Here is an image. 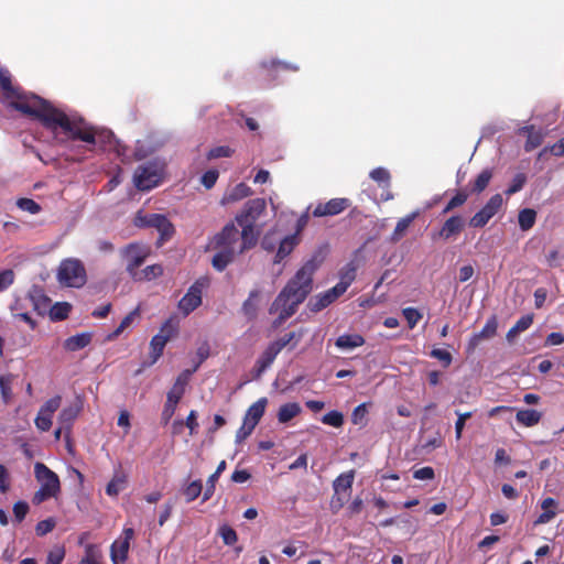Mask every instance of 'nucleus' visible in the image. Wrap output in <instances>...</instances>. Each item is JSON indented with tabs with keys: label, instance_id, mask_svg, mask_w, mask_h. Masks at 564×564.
Instances as JSON below:
<instances>
[{
	"label": "nucleus",
	"instance_id": "obj_5",
	"mask_svg": "<svg viewBox=\"0 0 564 564\" xmlns=\"http://www.w3.org/2000/svg\"><path fill=\"white\" fill-rule=\"evenodd\" d=\"M34 475L40 482V489L33 495L32 502L36 506L55 498L61 491V481L56 473L43 463H35Z\"/></svg>",
	"mask_w": 564,
	"mask_h": 564
},
{
	"label": "nucleus",
	"instance_id": "obj_24",
	"mask_svg": "<svg viewBox=\"0 0 564 564\" xmlns=\"http://www.w3.org/2000/svg\"><path fill=\"white\" fill-rule=\"evenodd\" d=\"M557 507V501L551 497L543 499L541 502V508L543 512L535 520V524H545L553 520L556 516L555 508Z\"/></svg>",
	"mask_w": 564,
	"mask_h": 564
},
{
	"label": "nucleus",
	"instance_id": "obj_29",
	"mask_svg": "<svg viewBox=\"0 0 564 564\" xmlns=\"http://www.w3.org/2000/svg\"><path fill=\"white\" fill-rule=\"evenodd\" d=\"M127 475L123 471H116L106 487V494L110 497H117L126 488Z\"/></svg>",
	"mask_w": 564,
	"mask_h": 564
},
{
	"label": "nucleus",
	"instance_id": "obj_6",
	"mask_svg": "<svg viewBox=\"0 0 564 564\" xmlns=\"http://www.w3.org/2000/svg\"><path fill=\"white\" fill-rule=\"evenodd\" d=\"M165 163L161 160L148 161L139 165L133 175V182L139 191H151L164 178Z\"/></svg>",
	"mask_w": 564,
	"mask_h": 564
},
{
	"label": "nucleus",
	"instance_id": "obj_17",
	"mask_svg": "<svg viewBox=\"0 0 564 564\" xmlns=\"http://www.w3.org/2000/svg\"><path fill=\"white\" fill-rule=\"evenodd\" d=\"M306 334L305 328H299L296 330H291L289 333H285L284 335L280 336L272 343L275 345V347L280 350V352L288 348L289 350H293L297 347L304 335Z\"/></svg>",
	"mask_w": 564,
	"mask_h": 564
},
{
	"label": "nucleus",
	"instance_id": "obj_54",
	"mask_svg": "<svg viewBox=\"0 0 564 564\" xmlns=\"http://www.w3.org/2000/svg\"><path fill=\"white\" fill-rule=\"evenodd\" d=\"M55 525H56V522L53 518L42 520V521L37 522V524L35 525V533L39 536H43V535L50 533L51 531H53Z\"/></svg>",
	"mask_w": 564,
	"mask_h": 564
},
{
	"label": "nucleus",
	"instance_id": "obj_59",
	"mask_svg": "<svg viewBox=\"0 0 564 564\" xmlns=\"http://www.w3.org/2000/svg\"><path fill=\"white\" fill-rule=\"evenodd\" d=\"M52 417L51 415H45V413L40 412L35 417V425L42 432H47L52 427Z\"/></svg>",
	"mask_w": 564,
	"mask_h": 564
},
{
	"label": "nucleus",
	"instance_id": "obj_58",
	"mask_svg": "<svg viewBox=\"0 0 564 564\" xmlns=\"http://www.w3.org/2000/svg\"><path fill=\"white\" fill-rule=\"evenodd\" d=\"M29 512V505L25 501H18L13 505V514L17 522H22Z\"/></svg>",
	"mask_w": 564,
	"mask_h": 564
},
{
	"label": "nucleus",
	"instance_id": "obj_20",
	"mask_svg": "<svg viewBox=\"0 0 564 564\" xmlns=\"http://www.w3.org/2000/svg\"><path fill=\"white\" fill-rule=\"evenodd\" d=\"M520 131L527 134V141L524 143V150L527 152H531L542 144L544 134L541 130L535 129L534 126L523 127Z\"/></svg>",
	"mask_w": 564,
	"mask_h": 564
},
{
	"label": "nucleus",
	"instance_id": "obj_52",
	"mask_svg": "<svg viewBox=\"0 0 564 564\" xmlns=\"http://www.w3.org/2000/svg\"><path fill=\"white\" fill-rule=\"evenodd\" d=\"M219 534L226 545H234L238 540L237 532L226 524L219 528Z\"/></svg>",
	"mask_w": 564,
	"mask_h": 564
},
{
	"label": "nucleus",
	"instance_id": "obj_8",
	"mask_svg": "<svg viewBox=\"0 0 564 564\" xmlns=\"http://www.w3.org/2000/svg\"><path fill=\"white\" fill-rule=\"evenodd\" d=\"M177 325L172 318L165 321L160 328V332L154 335L150 341V362L149 366L154 365L163 355L166 343L176 335Z\"/></svg>",
	"mask_w": 564,
	"mask_h": 564
},
{
	"label": "nucleus",
	"instance_id": "obj_13",
	"mask_svg": "<svg viewBox=\"0 0 564 564\" xmlns=\"http://www.w3.org/2000/svg\"><path fill=\"white\" fill-rule=\"evenodd\" d=\"M123 256L127 258V272L133 278V274L139 271V268L144 263L149 252L138 243H129L123 249Z\"/></svg>",
	"mask_w": 564,
	"mask_h": 564
},
{
	"label": "nucleus",
	"instance_id": "obj_14",
	"mask_svg": "<svg viewBox=\"0 0 564 564\" xmlns=\"http://www.w3.org/2000/svg\"><path fill=\"white\" fill-rule=\"evenodd\" d=\"M350 206L348 198H332L327 203H319L313 210L314 217L336 216Z\"/></svg>",
	"mask_w": 564,
	"mask_h": 564
},
{
	"label": "nucleus",
	"instance_id": "obj_36",
	"mask_svg": "<svg viewBox=\"0 0 564 564\" xmlns=\"http://www.w3.org/2000/svg\"><path fill=\"white\" fill-rule=\"evenodd\" d=\"M334 302L335 301L333 300L332 295L327 291H325L311 299L308 302V307L312 312L316 313L326 308Z\"/></svg>",
	"mask_w": 564,
	"mask_h": 564
},
{
	"label": "nucleus",
	"instance_id": "obj_2",
	"mask_svg": "<svg viewBox=\"0 0 564 564\" xmlns=\"http://www.w3.org/2000/svg\"><path fill=\"white\" fill-rule=\"evenodd\" d=\"M323 262L321 253H315L308 259L291 278L284 288L276 295L269 313H278L273 326L282 325L286 319L292 317L299 306L306 300L313 290V276Z\"/></svg>",
	"mask_w": 564,
	"mask_h": 564
},
{
	"label": "nucleus",
	"instance_id": "obj_43",
	"mask_svg": "<svg viewBox=\"0 0 564 564\" xmlns=\"http://www.w3.org/2000/svg\"><path fill=\"white\" fill-rule=\"evenodd\" d=\"M527 183V176L524 173H518L511 181L510 185L506 189V195L511 196L520 192Z\"/></svg>",
	"mask_w": 564,
	"mask_h": 564
},
{
	"label": "nucleus",
	"instance_id": "obj_53",
	"mask_svg": "<svg viewBox=\"0 0 564 564\" xmlns=\"http://www.w3.org/2000/svg\"><path fill=\"white\" fill-rule=\"evenodd\" d=\"M404 318L406 319L409 327L413 328L422 318V314L414 307H406L402 311Z\"/></svg>",
	"mask_w": 564,
	"mask_h": 564
},
{
	"label": "nucleus",
	"instance_id": "obj_3",
	"mask_svg": "<svg viewBox=\"0 0 564 564\" xmlns=\"http://www.w3.org/2000/svg\"><path fill=\"white\" fill-rule=\"evenodd\" d=\"M265 212V199L252 198L246 202L241 212L236 215L235 219L241 227L239 252L251 249L257 245L261 234V228L257 227V221Z\"/></svg>",
	"mask_w": 564,
	"mask_h": 564
},
{
	"label": "nucleus",
	"instance_id": "obj_60",
	"mask_svg": "<svg viewBox=\"0 0 564 564\" xmlns=\"http://www.w3.org/2000/svg\"><path fill=\"white\" fill-rule=\"evenodd\" d=\"M70 305L67 303L56 304L52 310V318L63 321L68 316Z\"/></svg>",
	"mask_w": 564,
	"mask_h": 564
},
{
	"label": "nucleus",
	"instance_id": "obj_46",
	"mask_svg": "<svg viewBox=\"0 0 564 564\" xmlns=\"http://www.w3.org/2000/svg\"><path fill=\"white\" fill-rule=\"evenodd\" d=\"M497 328H498V322H497V317L494 315L487 319L482 329L478 333L479 337H482L484 339H489L496 335Z\"/></svg>",
	"mask_w": 564,
	"mask_h": 564
},
{
	"label": "nucleus",
	"instance_id": "obj_12",
	"mask_svg": "<svg viewBox=\"0 0 564 564\" xmlns=\"http://www.w3.org/2000/svg\"><path fill=\"white\" fill-rule=\"evenodd\" d=\"M134 536L132 528H124L122 536L117 539L110 546V557L112 563L124 562L128 558L130 542Z\"/></svg>",
	"mask_w": 564,
	"mask_h": 564
},
{
	"label": "nucleus",
	"instance_id": "obj_9",
	"mask_svg": "<svg viewBox=\"0 0 564 564\" xmlns=\"http://www.w3.org/2000/svg\"><path fill=\"white\" fill-rule=\"evenodd\" d=\"M503 199L500 194L492 195L486 205L477 212L469 220V226L474 228L485 227L489 220L500 210Z\"/></svg>",
	"mask_w": 564,
	"mask_h": 564
},
{
	"label": "nucleus",
	"instance_id": "obj_37",
	"mask_svg": "<svg viewBox=\"0 0 564 564\" xmlns=\"http://www.w3.org/2000/svg\"><path fill=\"white\" fill-rule=\"evenodd\" d=\"M535 219H536V212L534 209L524 208L519 212L518 223H519V227L523 231L531 229L535 224Z\"/></svg>",
	"mask_w": 564,
	"mask_h": 564
},
{
	"label": "nucleus",
	"instance_id": "obj_62",
	"mask_svg": "<svg viewBox=\"0 0 564 564\" xmlns=\"http://www.w3.org/2000/svg\"><path fill=\"white\" fill-rule=\"evenodd\" d=\"M14 281V272L11 269L0 271V292L7 290Z\"/></svg>",
	"mask_w": 564,
	"mask_h": 564
},
{
	"label": "nucleus",
	"instance_id": "obj_32",
	"mask_svg": "<svg viewBox=\"0 0 564 564\" xmlns=\"http://www.w3.org/2000/svg\"><path fill=\"white\" fill-rule=\"evenodd\" d=\"M417 215H419V213L414 212V213L401 218L397 223L394 230L391 235V240L393 242L399 241L403 237L404 232L408 230V228L413 223V220L417 217Z\"/></svg>",
	"mask_w": 564,
	"mask_h": 564
},
{
	"label": "nucleus",
	"instance_id": "obj_45",
	"mask_svg": "<svg viewBox=\"0 0 564 564\" xmlns=\"http://www.w3.org/2000/svg\"><path fill=\"white\" fill-rule=\"evenodd\" d=\"M191 375H192L191 370H184L182 373H180L178 377L176 378L173 387L171 388V390L178 394L184 395L185 388L189 381Z\"/></svg>",
	"mask_w": 564,
	"mask_h": 564
},
{
	"label": "nucleus",
	"instance_id": "obj_47",
	"mask_svg": "<svg viewBox=\"0 0 564 564\" xmlns=\"http://www.w3.org/2000/svg\"><path fill=\"white\" fill-rule=\"evenodd\" d=\"M468 198V194L465 191H459L457 194L449 199L446 206L443 209V214H447L451 210L462 206Z\"/></svg>",
	"mask_w": 564,
	"mask_h": 564
},
{
	"label": "nucleus",
	"instance_id": "obj_50",
	"mask_svg": "<svg viewBox=\"0 0 564 564\" xmlns=\"http://www.w3.org/2000/svg\"><path fill=\"white\" fill-rule=\"evenodd\" d=\"M354 281V275H351L347 281L340 280L335 286L327 290V292L332 295L333 300L336 301L339 296H341Z\"/></svg>",
	"mask_w": 564,
	"mask_h": 564
},
{
	"label": "nucleus",
	"instance_id": "obj_48",
	"mask_svg": "<svg viewBox=\"0 0 564 564\" xmlns=\"http://www.w3.org/2000/svg\"><path fill=\"white\" fill-rule=\"evenodd\" d=\"M61 402H62L61 395H55V397L48 399L47 401H45V403L40 408V412L45 413V415L53 416V414L61 406Z\"/></svg>",
	"mask_w": 564,
	"mask_h": 564
},
{
	"label": "nucleus",
	"instance_id": "obj_10",
	"mask_svg": "<svg viewBox=\"0 0 564 564\" xmlns=\"http://www.w3.org/2000/svg\"><path fill=\"white\" fill-rule=\"evenodd\" d=\"M207 285L206 279H199L189 286L186 294L180 300L178 308L184 315H188L202 304V292Z\"/></svg>",
	"mask_w": 564,
	"mask_h": 564
},
{
	"label": "nucleus",
	"instance_id": "obj_39",
	"mask_svg": "<svg viewBox=\"0 0 564 564\" xmlns=\"http://www.w3.org/2000/svg\"><path fill=\"white\" fill-rule=\"evenodd\" d=\"M203 491L202 480H193L187 486L183 488V495L185 497L186 502H192L197 499Z\"/></svg>",
	"mask_w": 564,
	"mask_h": 564
},
{
	"label": "nucleus",
	"instance_id": "obj_41",
	"mask_svg": "<svg viewBox=\"0 0 564 564\" xmlns=\"http://www.w3.org/2000/svg\"><path fill=\"white\" fill-rule=\"evenodd\" d=\"M17 206L21 210L28 212L29 214H32V215L39 214L41 212V209H42L41 205L37 204L34 199L26 198V197L19 198L17 200Z\"/></svg>",
	"mask_w": 564,
	"mask_h": 564
},
{
	"label": "nucleus",
	"instance_id": "obj_22",
	"mask_svg": "<svg viewBox=\"0 0 564 564\" xmlns=\"http://www.w3.org/2000/svg\"><path fill=\"white\" fill-rule=\"evenodd\" d=\"M197 412L195 410H192L186 420H175L173 422V434H180L184 426H186L189 430V435L193 436L197 433L198 429V422H197Z\"/></svg>",
	"mask_w": 564,
	"mask_h": 564
},
{
	"label": "nucleus",
	"instance_id": "obj_26",
	"mask_svg": "<svg viewBox=\"0 0 564 564\" xmlns=\"http://www.w3.org/2000/svg\"><path fill=\"white\" fill-rule=\"evenodd\" d=\"M182 398H183L182 394H178L172 390H170L167 392L166 402L164 404V408H163V411L161 414V417H162V421L164 422V424H166L172 419V416L175 413L176 406Z\"/></svg>",
	"mask_w": 564,
	"mask_h": 564
},
{
	"label": "nucleus",
	"instance_id": "obj_42",
	"mask_svg": "<svg viewBox=\"0 0 564 564\" xmlns=\"http://www.w3.org/2000/svg\"><path fill=\"white\" fill-rule=\"evenodd\" d=\"M322 422L326 425L340 427L344 424V415L341 412L333 410L323 415Z\"/></svg>",
	"mask_w": 564,
	"mask_h": 564
},
{
	"label": "nucleus",
	"instance_id": "obj_57",
	"mask_svg": "<svg viewBox=\"0 0 564 564\" xmlns=\"http://www.w3.org/2000/svg\"><path fill=\"white\" fill-rule=\"evenodd\" d=\"M456 414L458 417L455 423V434H456V440H460L464 427H465V423L468 419H470L473 416V413L471 412L459 413L457 411Z\"/></svg>",
	"mask_w": 564,
	"mask_h": 564
},
{
	"label": "nucleus",
	"instance_id": "obj_15",
	"mask_svg": "<svg viewBox=\"0 0 564 564\" xmlns=\"http://www.w3.org/2000/svg\"><path fill=\"white\" fill-rule=\"evenodd\" d=\"M280 354V350L275 347V345L271 341L265 349L261 352L259 358L257 359L254 367L252 369V376L254 379L261 378L264 371L273 364L276 356Z\"/></svg>",
	"mask_w": 564,
	"mask_h": 564
},
{
	"label": "nucleus",
	"instance_id": "obj_18",
	"mask_svg": "<svg viewBox=\"0 0 564 564\" xmlns=\"http://www.w3.org/2000/svg\"><path fill=\"white\" fill-rule=\"evenodd\" d=\"M267 403V398H261L251 404L245 414L243 421L249 422L251 427H256L264 414Z\"/></svg>",
	"mask_w": 564,
	"mask_h": 564
},
{
	"label": "nucleus",
	"instance_id": "obj_4",
	"mask_svg": "<svg viewBox=\"0 0 564 564\" xmlns=\"http://www.w3.org/2000/svg\"><path fill=\"white\" fill-rule=\"evenodd\" d=\"M239 231L234 223H228L209 241L208 248L216 251L212 259L213 268L219 272L224 271L235 259L239 242Z\"/></svg>",
	"mask_w": 564,
	"mask_h": 564
},
{
	"label": "nucleus",
	"instance_id": "obj_44",
	"mask_svg": "<svg viewBox=\"0 0 564 564\" xmlns=\"http://www.w3.org/2000/svg\"><path fill=\"white\" fill-rule=\"evenodd\" d=\"M235 153V150L228 145H218L210 149L207 153L208 160H216L220 158H230Z\"/></svg>",
	"mask_w": 564,
	"mask_h": 564
},
{
	"label": "nucleus",
	"instance_id": "obj_11",
	"mask_svg": "<svg viewBox=\"0 0 564 564\" xmlns=\"http://www.w3.org/2000/svg\"><path fill=\"white\" fill-rule=\"evenodd\" d=\"M143 225L147 227L155 228L160 232L159 245L170 240L175 234L173 224L165 215L151 214L143 219Z\"/></svg>",
	"mask_w": 564,
	"mask_h": 564
},
{
	"label": "nucleus",
	"instance_id": "obj_1",
	"mask_svg": "<svg viewBox=\"0 0 564 564\" xmlns=\"http://www.w3.org/2000/svg\"><path fill=\"white\" fill-rule=\"evenodd\" d=\"M0 89L3 97L10 100L9 106L12 109L41 122L58 143L76 140L88 144L97 143L96 128L87 124L82 117H70L48 100L14 86L10 70L4 67H0Z\"/></svg>",
	"mask_w": 564,
	"mask_h": 564
},
{
	"label": "nucleus",
	"instance_id": "obj_56",
	"mask_svg": "<svg viewBox=\"0 0 564 564\" xmlns=\"http://www.w3.org/2000/svg\"><path fill=\"white\" fill-rule=\"evenodd\" d=\"M430 356L438 359L445 368H447L452 364V360H453L451 352H448L445 349H441V348L432 349V351L430 352Z\"/></svg>",
	"mask_w": 564,
	"mask_h": 564
},
{
	"label": "nucleus",
	"instance_id": "obj_51",
	"mask_svg": "<svg viewBox=\"0 0 564 564\" xmlns=\"http://www.w3.org/2000/svg\"><path fill=\"white\" fill-rule=\"evenodd\" d=\"M370 177L381 184H386L387 186H389L390 184V180H391V175L389 173V171L384 167H376L373 169L371 172H370Z\"/></svg>",
	"mask_w": 564,
	"mask_h": 564
},
{
	"label": "nucleus",
	"instance_id": "obj_19",
	"mask_svg": "<svg viewBox=\"0 0 564 564\" xmlns=\"http://www.w3.org/2000/svg\"><path fill=\"white\" fill-rule=\"evenodd\" d=\"M252 189L250 186H248L246 183L241 182L237 184L235 187H232L229 192L225 193V195L221 198V204H230L235 202H239L246 197H249L252 195Z\"/></svg>",
	"mask_w": 564,
	"mask_h": 564
},
{
	"label": "nucleus",
	"instance_id": "obj_34",
	"mask_svg": "<svg viewBox=\"0 0 564 564\" xmlns=\"http://www.w3.org/2000/svg\"><path fill=\"white\" fill-rule=\"evenodd\" d=\"M14 376L12 373L0 376V394L4 404H10L13 398L12 382Z\"/></svg>",
	"mask_w": 564,
	"mask_h": 564
},
{
	"label": "nucleus",
	"instance_id": "obj_28",
	"mask_svg": "<svg viewBox=\"0 0 564 564\" xmlns=\"http://www.w3.org/2000/svg\"><path fill=\"white\" fill-rule=\"evenodd\" d=\"M541 412L533 409L519 410L516 414V420L519 424L531 427L541 421Z\"/></svg>",
	"mask_w": 564,
	"mask_h": 564
},
{
	"label": "nucleus",
	"instance_id": "obj_31",
	"mask_svg": "<svg viewBox=\"0 0 564 564\" xmlns=\"http://www.w3.org/2000/svg\"><path fill=\"white\" fill-rule=\"evenodd\" d=\"M260 296L259 290L250 291L248 299L242 303L241 311L248 319H254L258 313V299Z\"/></svg>",
	"mask_w": 564,
	"mask_h": 564
},
{
	"label": "nucleus",
	"instance_id": "obj_30",
	"mask_svg": "<svg viewBox=\"0 0 564 564\" xmlns=\"http://www.w3.org/2000/svg\"><path fill=\"white\" fill-rule=\"evenodd\" d=\"M494 176L492 169H484L475 178L474 182L470 183V192L475 194L482 193L487 186L489 185L491 178Z\"/></svg>",
	"mask_w": 564,
	"mask_h": 564
},
{
	"label": "nucleus",
	"instance_id": "obj_49",
	"mask_svg": "<svg viewBox=\"0 0 564 564\" xmlns=\"http://www.w3.org/2000/svg\"><path fill=\"white\" fill-rule=\"evenodd\" d=\"M354 281V275H351L347 281L340 280L335 286L327 290V292L332 295L333 300L336 301L339 296H341Z\"/></svg>",
	"mask_w": 564,
	"mask_h": 564
},
{
	"label": "nucleus",
	"instance_id": "obj_61",
	"mask_svg": "<svg viewBox=\"0 0 564 564\" xmlns=\"http://www.w3.org/2000/svg\"><path fill=\"white\" fill-rule=\"evenodd\" d=\"M218 479H219V477H217V475H214V474H212L208 477V479L206 481V488L203 492V501H207L213 497V495L215 492V488H216V482Z\"/></svg>",
	"mask_w": 564,
	"mask_h": 564
},
{
	"label": "nucleus",
	"instance_id": "obj_27",
	"mask_svg": "<svg viewBox=\"0 0 564 564\" xmlns=\"http://www.w3.org/2000/svg\"><path fill=\"white\" fill-rule=\"evenodd\" d=\"M164 269L161 264L155 263L145 267L143 270H139L137 273L133 274L132 280L140 282V281H152L154 279L160 278L163 275Z\"/></svg>",
	"mask_w": 564,
	"mask_h": 564
},
{
	"label": "nucleus",
	"instance_id": "obj_35",
	"mask_svg": "<svg viewBox=\"0 0 564 564\" xmlns=\"http://www.w3.org/2000/svg\"><path fill=\"white\" fill-rule=\"evenodd\" d=\"M354 470L340 474L333 482L335 494L339 495L340 491H347L350 489L354 482Z\"/></svg>",
	"mask_w": 564,
	"mask_h": 564
},
{
	"label": "nucleus",
	"instance_id": "obj_33",
	"mask_svg": "<svg viewBox=\"0 0 564 564\" xmlns=\"http://www.w3.org/2000/svg\"><path fill=\"white\" fill-rule=\"evenodd\" d=\"M301 413V406L296 402L285 403L280 406L278 420L280 423H286Z\"/></svg>",
	"mask_w": 564,
	"mask_h": 564
},
{
	"label": "nucleus",
	"instance_id": "obj_63",
	"mask_svg": "<svg viewBox=\"0 0 564 564\" xmlns=\"http://www.w3.org/2000/svg\"><path fill=\"white\" fill-rule=\"evenodd\" d=\"M368 413L367 406L365 403L359 404L356 406L351 413V422L354 424H362V421L365 420L366 415Z\"/></svg>",
	"mask_w": 564,
	"mask_h": 564
},
{
	"label": "nucleus",
	"instance_id": "obj_55",
	"mask_svg": "<svg viewBox=\"0 0 564 564\" xmlns=\"http://www.w3.org/2000/svg\"><path fill=\"white\" fill-rule=\"evenodd\" d=\"M219 177V172L215 169L206 171L202 177L200 182L202 184L207 188L210 189L216 184L217 180Z\"/></svg>",
	"mask_w": 564,
	"mask_h": 564
},
{
	"label": "nucleus",
	"instance_id": "obj_7",
	"mask_svg": "<svg viewBox=\"0 0 564 564\" xmlns=\"http://www.w3.org/2000/svg\"><path fill=\"white\" fill-rule=\"evenodd\" d=\"M57 279L65 286L80 288L87 281L85 267L77 259H66L58 267Z\"/></svg>",
	"mask_w": 564,
	"mask_h": 564
},
{
	"label": "nucleus",
	"instance_id": "obj_38",
	"mask_svg": "<svg viewBox=\"0 0 564 564\" xmlns=\"http://www.w3.org/2000/svg\"><path fill=\"white\" fill-rule=\"evenodd\" d=\"M296 245V240L294 236L285 237L279 246V249L275 254L274 262L278 263L282 261L285 257H288L294 249Z\"/></svg>",
	"mask_w": 564,
	"mask_h": 564
},
{
	"label": "nucleus",
	"instance_id": "obj_16",
	"mask_svg": "<svg viewBox=\"0 0 564 564\" xmlns=\"http://www.w3.org/2000/svg\"><path fill=\"white\" fill-rule=\"evenodd\" d=\"M465 226L464 218L459 215L451 216L443 224L442 228L432 235V238L436 240L437 238L448 240L453 237H456L459 235Z\"/></svg>",
	"mask_w": 564,
	"mask_h": 564
},
{
	"label": "nucleus",
	"instance_id": "obj_25",
	"mask_svg": "<svg viewBox=\"0 0 564 564\" xmlns=\"http://www.w3.org/2000/svg\"><path fill=\"white\" fill-rule=\"evenodd\" d=\"M91 341L90 333L76 334L66 338L64 341V348L68 351H77L87 347Z\"/></svg>",
	"mask_w": 564,
	"mask_h": 564
},
{
	"label": "nucleus",
	"instance_id": "obj_64",
	"mask_svg": "<svg viewBox=\"0 0 564 564\" xmlns=\"http://www.w3.org/2000/svg\"><path fill=\"white\" fill-rule=\"evenodd\" d=\"M65 556V550L63 547H56L47 554L45 564H61Z\"/></svg>",
	"mask_w": 564,
	"mask_h": 564
},
{
	"label": "nucleus",
	"instance_id": "obj_21",
	"mask_svg": "<svg viewBox=\"0 0 564 564\" xmlns=\"http://www.w3.org/2000/svg\"><path fill=\"white\" fill-rule=\"evenodd\" d=\"M82 410V405L79 403L72 404L69 406H65L58 414V423L65 427V431L68 433L74 421L78 416Z\"/></svg>",
	"mask_w": 564,
	"mask_h": 564
},
{
	"label": "nucleus",
	"instance_id": "obj_40",
	"mask_svg": "<svg viewBox=\"0 0 564 564\" xmlns=\"http://www.w3.org/2000/svg\"><path fill=\"white\" fill-rule=\"evenodd\" d=\"M139 316V307L131 311L127 316L122 318L119 326L108 336L109 339L117 338L126 328H128L133 321Z\"/></svg>",
	"mask_w": 564,
	"mask_h": 564
},
{
	"label": "nucleus",
	"instance_id": "obj_23",
	"mask_svg": "<svg viewBox=\"0 0 564 564\" xmlns=\"http://www.w3.org/2000/svg\"><path fill=\"white\" fill-rule=\"evenodd\" d=\"M364 344L365 338L359 334H344L335 341V346L341 350L355 349Z\"/></svg>",
	"mask_w": 564,
	"mask_h": 564
}]
</instances>
